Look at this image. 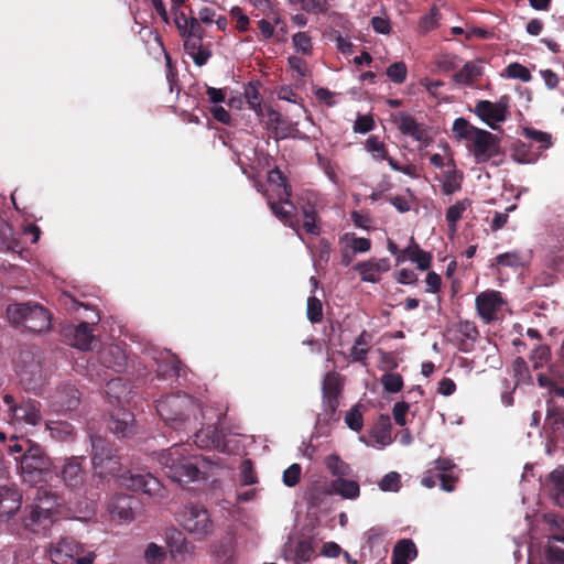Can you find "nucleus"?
<instances>
[{
    "label": "nucleus",
    "mask_w": 564,
    "mask_h": 564,
    "mask_svg": "<svg viewBox=\"0 0 564 564\" xmlns=\"http://www.w3.org/2000/svg\"><path fill=\"white\" fill-rule=\"evenodd\" d=\"M91 464L95 474L102 479L109 477L118 478L121 486L132 491H141L149 496H159L162 485L151 474L122 471V465L118 449L112 442L100 436L90 435Z\"/></svg>",
    "instance_id": "f257e3e1"
},
{
    "label": "nucleus",
    "mask_w": 564,
    "mask_h": 564,
    "mask_svg": "<svg viewBox=\"0 0 564 564\" xmlns=\"http://www.w3.org/2000/svg\"><path fill=\"white\" fill-rule=\"evenodd\" d=\"M156 412L161 420L176 432H189L204 424L205 412L192 395L176 392L156 401Z\"/></svg>",
    "instance_id": "f03ea898"
},
{
    "label": "nucleus",
    "mask_w": 564,
    "mask_h": 564,
    "mask_svg": "<svg viewBox=\"0 0 564 564\" xmlns=\"http://www.w3.org/2000/svg\"><path fill=\"white\" fill-rule=\"evenodd\" d=\"M453 132L458 139L468 142L467 148L478 163L487 162L501 152L500 139L496 134L474 127L465 118L455 119Z\"/></svg>",
    "instance_id": "7ed1b4c3"
},
{
    "label": "nucleus",
    "mask_w": 564,
    "mask_h": 564,
    "mask_svg": "<svg viewBox=\"0 0 564 564\" xmlns=\"http://www.w3.org/2000/svg\"><path fill=\"white\" fill-rule=\"evenodd\" d=\"M189 444H174L159 454V463L164 474L175 482H191L198 478L199 468L196 455H187Z\"/></svg>",
    "instance_id": "20e7f679"
},
{
    "label": "nucleus",
    "mask_w": 564,
    "mask_h": 564,
    "mask_svg": "<svg viewBox=\"0 0 564 564\" xmlns=\"http://www.w3.org/2000/svg\"><path fill=\"white\" fill-rule=\"evenodd\" d=\"M11 324L31 333H43L51 328L52 316L48 310L35 302L13 303L7 307Z\"/></svg>",
    "instance_id": "39448f33"
},
{
    "label": "nucleus",
    "mask_w": 564,
    "mask_h": 564,
    "mask_svg": "<svg viewBox=\"0 0 564 564\" xmlns=\"http://www.w3.org/2000/svg\"><path fill=\"white\" fill-rule=\"evenodd\" d=\"M15 460L19 463L23 481L31 486L46 482L52 477L53 469H55L51 457L36 443L28 448L26 454L21 455Z\"/></svg>",
    "instance_id": "423d86ee"
},
{
    "label": "nucleus",
    "mask_w": 564,
    "mask_h": 564,
    "mask_svg": "<svg viewBox=\"0 0 564 564\" xmlns=\"http://www.w3.org/2000/svg\"><path fill=\"white\" fill-rule=\"evenodd\" d=\"M15 371L25 390L35 391L40 389L46 377L40 349L34 347L21 349L17 359Z\"/></svg>",
    "instance_id": "0eeeda50"
},
{
    "label": "nucleus",
    "mask_w": 564,
    "mask_h": 564,
    "mask_svg": "<svg viewBox=\"0 0 564 564\" xmlns=\"http://www.w3.org/2000/svg\"><path fill=\"white\" fill-rule=\"evenodd\" d=\"M63 304L69 311H78L80 307H84L86 311L91 312L93 316H87L90 319V323L80 322L77 326L66 329V336H70L69 345L80 350L91 349V344L95 340L91 325H95L100 321L99 314L96 311L90 310L87 304L77 301L68 294L64 295Z\"/></svg>",
    "instance_id": "6e6552de"
},
{
    "label": "nucleus",
    "mask_w": 564,
    "mask_h": 564,
    "mask_svg": "<svg viewBox=\"0 0 564 564\" xmlns=\"http://www.w3.org/2000/svg\"><path fill=\"white\" fill-rule=\"evenodd\" d=\"M50 558L54 564H94L96 554L87 551L84 544L65 536L50 546Z\"/></svg>",
    "instance_id": "1a4fd4ad"
},
{
    "label": "nucleus",
    "mask_w": 564,
    "mask_h": 564,
    "mask_svg": "<svg viewBox=\"0 0 564 564\" xmlns=\"http://www.w3.org/2000/svg\"><path fill=\"white\" fill-rule=\"evenodd\" d=\"M177 521L197 541L206 539L214 531V522L208 510L199 505L186 506L178 514Z\"/></svg>",
    "instance_id": "9d476101"
},
{
    "label": "nucleus",
    "mask_w": 564,
    "mask_h": 564,
    "mask_svg": "<svg viewBox=\"0 0 564 564\" xmlns=\"http://www.w3.org/2000/svg\"><path fill=\"white\" fill-rule=\"evenodd\" d=\"M8 406V419L11 424H26L36 426L42 422L41 403L31 398H22L17 401L12 394L2 398Z\"/></svg>",
    "instance_id": "9b49d317"
},
{
    "label": "nucleus",
    "mask_w": 564,
    "mask_h": 564,
    "mask_svg": "<svg viewBox=\"0 0 564 564\" xmlns=\"http://www.w3.org/2000/svg\"><path fill=\"white\" fill-rule=\"evenodd\" d=\"M292 188L276 193V200L267 195V203L272 214L284 225L292 228L299 236L301 230V220L297 218V207L291 200Z\"/></svg>",
    "instance_id": "f8f14e48"
},
{
    "label": "nucleus",
    "mask_w": 564,
    "mask_h": 564,
    "mask_svg": "<svg viewBox=\"0 0 564 564\" xmlns=\"http://www.w3.org/2000/svg\"><path fill=\"white\" fill-rule=\"evenodd\" d=\"M455 468V464L452 459L441 457L433 462V467L429 468L421 479V484L426 488H433L440 482L441 488L447 492L454 490L457 482L452 471Z\"/></svg>",
    "instance_id": "ddd939ff"
},
{
    "label": "nucleus",
    "mask_w": 564,
    "mask_h": 564,
    "mask_svg": "<svg viewBox=\"0 0 564 564\" xmlns=\"http://www.w3.org/2000/svg\"><path fill=\"white\" fill-rule=\"evenodd\" d=\"M344 389V378L336 371H329L325 375L322 383L323 411L327 420H338L337 409L339 406V395Z\"/></svg>",
    "instance_id": "4468645a"
},
{
    "label": "nucleus",
    "mask_w": 564,
    "mask_h": 564,
    "mask_svg": "<svg viewBox=\"0 0 564 564\" xmlns=\"http://www.w3.org/2000/svg\"><path fill=\"white\" fill-rule=\"evenodd\" d=\"M85 456H70L64 459L59 470L55 474L61 477L64 485L70 490H79L86 482L87 471L84 467Z\"/></svg>",
    "instance_id": "2eb2a0df"
},
{
    "label": "nucleus",
    "mask_w": 564,
    "mask_h": 564,
    "mask_svg": "<svg viewBox=\"0 0 564 564\" xmlns=\"http://www.w3.org/2000/svg\"><path fill=\"white\" fill-rule=\"evenodd\" d=\"M509 98L501 97L497 102L489 100H479L475 106V113L491 129L497 130V122H503L507 119Z\"/></svg>",
    "instance_id": "dca6fc26"
},
{
    "label": "nucleus",
    "mask_w": 564,
    "mask_h": 564,
    "mask_svg": "<svg viewBox=\"0 0 564 564\" xmlns=\"http://www.w3.org/2000/svg\"><path fill=\"white\" fill-rule=\"evenodd\" d=\"M223 414L217 413V422L212 425H207L206 429H200L194 433V443L198 448H215L219 452H226L227 445L225 442V435L219 429Z\"/></svg>",
    "instance_id": "f3484780"
},
{
    "label": "nucleus",
    "mask_w": 564,
    "mask_h": 564,
    "mask_svg": "<svg viewBox=\"0 0 564 564\" xmlns=\"http://www.w3.org/2000/svg\"><path fill=\"white\" fill-rule=\"evenodd\" d=\"M505 301L499 291L487 290L476 296L475 305L479 317L485 323L497 318V313L502 308Z\"/></svg>",
    "instance_id": "a211bd4d"
},
{
    "label": "nucleus",
    "mask_w": 564,
    "mask_h": 564,
    "mask_svg": "<svg viewBox=\"0 0 564 564\" xmlns=\"http://www.w3.org/2000/svg\"><path fill=\"white\" fill-rule=\"evenodd\" d=\"M22 523L25 530L35 534H45L54 523L48 513H43L32 505L26 506L22 512Z\"/></svg>",
    "instance_id": "6ab92c4d"
},
{
    "label": "nucleus",
    "mask_w": 564,
    "mask_h": 564,
    "mask_svg": "<svg viewBox=\"0 0 564 564\" xmlns=\"http://www.w3.org/2000/svg\"><path fill=\"white\" fill-rule=\"evenodd\" d=\"M392 121L402 134L420 142L426 141L427 131L424 123L417 122L410 113L400 111L392 116Z\"/></svg>",
    "instance_id": "aec40b11"
},
{
    "label": "nucleus",
    "mask_w": 564,
    "mask_h": 564,
    "mask_svg": "<svg viewBox=\"0 0 564 564\" xmlns=\"http://www.w3.org/2000/svg\"><path fill=\"white\" fill-rule=\"evenodd\" d=\"M80 403L79 391L70 384L58 388L52 395V408L56 412H68L77 409Z\"/></svg>",
    "instance_id": "412c9836"
},
{
    "label": "nucleus",
    "mask_w": 564,
    "mask_h": 564,
    "mask_svg": "<svg viewBox=\"0 0 564 564\" xmlns=\"http://www.w3.org/2000/svg\"><path fill=\"white\" fill-rule=\"evenodd\" d=\"M133 413L126 409L119 408L110 414L107 426L109 431L118 437H128L133 433Z\"/></svg>",
    "instance_id": "4be33fe9"
},
{
    "label": "nucleus",
    "mask_w": 564,
    "mask_h": 564,
    "mask_svg": "<svg viewBox=\"0 0 564 564\" xmlns=\"http://www.w3.org/2000/svg\"><path fill=\"white\" fill-rule=\"evenodd\" d=\"M182 37L185 53L192 57L196 66H204L213 55L210 45H204L202 36L185 35Z\"/></svg>",
    "instance_id": "5701e85b"
},
{
    "label": "nucleus",
    "mask_w": 564,
    "mask_h": 564,
    "mask_svg": "<svg viewBox=\"0 0 564 564\" xmlns=\"http://www.w3.org/2000/svg\"><path fill=\"white\" fill-rule=\"evenodd\" d=\"M135 503L137 501L133 497L118 494L110 499L108 510L113 519L131 521L133 519V508Z\"/></svg>",
    "instance_id": "b1692460"
},
{
    "label": "nucleus",
    "mask_w": 564,
    "mask_h": 564,
    "mask_svg": "<svg viewBox=\"0 0 564 564\" xmlns=\"http://www.w3.org/2000/svg\"><path fill=\"white\" fill-rule=\"evenodd\" d=\"M61 503V497L47 487L40 486L35 489L32 506L36 507L43 513H48L51 519H54L55 509L59 507Z\"/></svg>",
    "instance_id": "393cba45"
},
{
    "label": "nucleus",
    "mask_w": 564,
    "mask_h": 564,
    "mask_svg": "<svg viewBox=\"0 0 564 564\" xmlns=\"http://www.w3.org/2000/svg\"><path fill=\"white\" fill-rule=\"evenodd\" d=\"M21 499L17 489L0 487V523L8 521L21 508Z\"/></svg>",
    "instance_id": "a878e982"
},
{
    "label": "nucleus",
    "mask_w": 564,
    "mask_h": 564,
    "mask_svg": "<svg viewBox=\"0 0 564 564\" xmlns=\"http://www.w3.org/2000/svg\"><path fill=\"white\" fill-rule=\"evenodd\" d=\"M100 364L116 372H122L127 367V355L118 345L104 347L99 351Z\"/></svg>",
    "instance_id": "bb28decb"
},
{
    "label": "nucleus",
    "mask_w": 564,
    "mask_h": 564,
    "mask_svg": "<svg viewBox=\"0 0 564 564\" xmlns=\"http://www.w3.org/2000/svg\"><path fill=\"white\" fill-rule=\"evenodd\" d=\"M354 269L359 273L362 281L375 283L379 280V274L389 271L390 261L381 258L376 261L358 262Z\"/></svg>",
    "instance_id": "cd10ccee"
},
{
    "label": "nucleus",
    "mask_w": 564,
    "mask_h": 564,
    "mask_svg": "<svg viewBox=\"0 0 564 564\" xmlns=\"http://www.w3.org/2000/svg\"><path fill=\"white\" fill-rule=\"evenodd\" d=\"M447 167L442 177V192L444 195H453L462 189L464 174L456 167L453 159L447 161Z\"/></svg>",
    "instance_id": "c85d7f7f"
},
{
    "label": "nucleus",
    "mask_w": 564,
    "mask_h": 564,
    "mask_svg": "<svg viewBox=\"0 0 564 564\" xmlns=\"http://www.w3.org/2000/svg\"><path fill=\"white\" fill-rule=\"evenodd\" d=\"M300 213L303 217L301 221V229L306 234L318 236L321 234V226L317 224V210L311 203L300 205Z\"/></svg>",
    "instance_id": "c756f323"
},
{
    "label": "nucleus",
    "mask_w": 564,
    "mask_h": 564,
    "mask_svg": "<svg viewBox=\"0 0 564 564\" xmlns=\"http://www.w3.org/2000/svg\"><path fill=\"white\" fill-rule=\"evenodd\" d=\"M550 494L556 505L564 507V466H558L549 475Z\"/></svg>",
    "instance_id": "7c9ffc66"
},
{
    "label": "nucleus",
    "mask_w": 564,
    "mask_h": 564,
    "mask_svg": "<svg viewBox=\"0 0 564 564\" xmlns=\"http://www.w3.org/2000/svg\"><path fill=\"white\" fill-rule=\"evenodd\" d=\"M182 369L183 364L180 358L170 351H166L165 357L158 364L159 375L163 378H177L182 375Z\"/></svg>",
    "instance_id": "2f4dec72"
},
{
    "label": "nucleus",
    "mask_w": 564,
    "mask_h": 564,
    "mask_svg": "<svg viewBox=\"0 0 564 564\" xmlns=\"http://www.w3.org/2000/svg\"><path fill=\"white\" fill-rule=\"evenodd\" d=\"M45 425L50 436L57 442H68L74 438V426L66 421H47Z\"/></svg>",
    "instance_id": "473e14b6"
},
{
    "label": "nucleus",
    "mask_w": 564,
    "mask_h": 564,
    "mask_svg": "<svg viewBox=\"0 0 564 564\" xmlns=\"http://www.w3.org/2000/svg\"><path fill=\"white\" fill-rule=\"evenodd\" d=\"M332 491L340 495L345 499H356L360 495V487L357 481L343 478H336L330 482Z\"/></svg>",
    "instance_id": "72a5a7b5"
},
{
    "label": "nucleus",
    "mask_w": 564,
    "mask_h": 564,
    "mask_svg": "<svg viewBox=\"0 0 564 564\" xmlns=\"http://www.w3.org/2000/svg\"><path fill=\"white\" fill-rule=\"evenodd\" d=\"M169 546L172 557L175 561H184L187 555L193 553V544L188 542L181 532H177V536H171L169 539Z\"/></svg>",
    "instance_id": "f704fd0d"
},
{
    "label": "nucleus",
    "mask_w": 564,
    "mask_h": 564,
    "mask_svg": "<svg viewBox=\"0 0 564 564\" xmlns=\"http://www.w3.org/2000/svg\"><path fill=\"white\" fill-rule=\"evenodd\" d=\"M471 206V200L464 198L457 200L454 205L449 206L446 210L445 219L448 229L452 234L457 230V223L462 219L464 212Z\"/></svg>",
    "instance_id": "c9c22d12"
},
{
    "label": "nucleus",
    "mask_w": 564,
    "mask_h": 564,
    "mask_svg": "<svg viewBox=\"0 0 564 564\" xmlns=\"http://www.w3.org/2000/svg\"><path fill=\"white\" fill-rule=\"evenodd\" d=\"M481 76V67L475 62H467L462 69L453 75V80L459 85H471L475 79Z\"/></svg>",
    "instance_id": "e433bc0d"
},
{
    "label": "nucleus",
    "mask_w": 564,
    "mask_h": 564,
    "mask_svg": "<svg viewBox=\"0 0 564 564\" xmlns=\"http://www.w3.org/2000/svg\"><path fill=\"white\" fill-rule=\"evenodd\" d=\"M511 156L520 164L533 163L538 159V154L531 150V145L521 140L513 142Z\"/></svg>",
    "instance_id": "4c0bfd02"
},
{
    "label": "nucleus",
    "mask_w": 564,
    "mask_h": 564,
    "mask_svg": "<svg viewBox=\"0 0 564 564\" xmlns=\"http://www.w3.org/2000/svg\"><path fill=\"white\" fill-rule=\"evenodd\" d=\"M545 422L552 431L558 436H562L564 441V410L554 405L549 406Z\"/></svg>",
    "instance_id": "58836bf2"
},
{
    "label": "nucleus",
    "mask_w": 564,
    "mask_h": 564,
    "mask_svg": "<svg viewBox=\"0 0 564 564\" xmlns=\"http://www.w3.org/2000/svg\"><path fill=\"white\" fill-rule=\"evenodd\" d=\"M19 240L14 237L12 227L0 218V251L15 250Z\"/></svg>",
    "instance_id": "ea45409f"
},
{
    "label": "nucleus",
    "mask_w": 564,
    "mask_h": 564,
    "mask_svg": "<svg viewBox=\"0 0 564 564\" xmlns=\"http://www.w3.org/2000/svg\"><path fill=\"white\" fill-rule=\"evenodd\" d=\"M391 419L388 414L379 415L375 424V434L377 442L387 444L391 442Z\"/></svg>",
    "instance_id": "a19ab883"
},
{
    "label": "nucleus",
    "mask_w": 564,
    "mask_h": 564,
    "mask_svg": "<svg viewBox=\"0 0 564 564\" xmlns=\"http://www.w3.org/2000/svg\"><path fill=\"white\" fill-rule=\"evenodd\" d=\"M325 465L330 474L336 478L349 476L351 473L350 466L336 454L327 456L325 459Z\"/></svg>",
    "instance_id": "79ce46f5"
},
{
    "label": "nucleus",
    "mask_w": 564,
    "mask_h": 564,
    "mask_svg": "<svg viewBox=\"0 0 564 564\" xmlns=\"http://www.w3.org/2000/svg\"><path fill=\"white\" fill-rule=\"evenodd\" d=\"M346 242V247L349 248L352 253H364L371 249V241L368 238L357 237L355 234H345L341 238Z\"/></svg>",
    "instance_id": "37998d69"
},
{
    "label": "nucleus",
    "mask_w": 564,
    "mask_h": 564,
    "mask_svg": "<svg viewBox=\"0 0 564 564\" xmlns=\"http://www.w3.org/2000/svg\"><path fill=\"white\" fill-rule=\"evenodd\" d=\"M393 553L402 560L404 558L405 561L410 562L416 558L417 549L412 540L402 539L395 544Z\"/></svg>",
    "instance_id": "c03bdc74"
},
{
    "label": "nucleus",
    "mask_w": 564,
    "mask_h": 564,
    "mask_svg": "<svg viewBox=\"0 0 564 564\" xmlns=\"http://www.w3.org/2000/svg\"><path fill=\"white\" fill-rule=\"evenodd\" d=\"M239 481L242 486H251L258 482L257 473L250 459H243L239 466Z\"/></svg>",
    "instance_id": "a18cd8bd"
},
{
    "label": "nucleus",
    "mask_w": 564,
    "mask_h": 564,
    "mask_svg": "<svg viewBox=\"0 0 564 564\" xmlns=\"http://www.w3.org/2000/svg\"><path fill=\"white\" fill-rule=\"evenodd\" d=\"M381 384L389 393L400 392L403 388V378L397 372H387L381 377Z\"/></svg>",
    "instance_id": "49530a36"
},
{
    "label": "nucleus",
    "mask_w": 564,
    "mask_h": 564,
    "mask_svg": "<svg viewBox=\"0 0 564 564\" xmlns=\"http://www.w3.org/2000/svg\"><path fill=\"white\" fill-rule=\"evenodd\" d=\"M523 135L531 141L540 144V149L545 150L552 145V135L547 132L536 130L534 128H524Z\"/></svg>",
    "instance_id": "de8ad7c7"
},
{
    "label": "nucleus",
    "mask_w": 564,
    "mask_h": 564,
    "mask_svg": "<svg viewBox=\"0 0 564 564\" xmlns=\"http://www.w3.org/2000/svg\"><path fill=\"white\" fill-rule=\"evenodd\" d=\"M306 316L312 324L321 323L323 319V305L316 296L307 299Z\"/></svg>",
    "instance_id": "09e8293b"
},
{
    "label": "nucleus",
    "mask_w": 564,
    "mask_h": 564,
    "mask_svg": "<svg viewBox=\"0 0 564 564\" xmlns=\"http://www.w3.org/2000/svg\"><path fill=\"white\" fill-rule=\"evenodd\" d=\"M366 149L378 160H384L389 155L386 144L377 135L367 139Z\"/></svg>",
    "instance_id": "8fccbe9b"
},
{
    "label": "nucleus",
    "mask_w": 564,
    "mask_h": 564,
    "mask_svg": "<svg viewBox=\"0 0 564 564\" xmlns=\"http://www.w3.org/2000/svg\"><path fill=\"white\" fill-rule=\"evenodd\" d=\"M386 75L395 84H403L406 80L408 67L404 62L392 63L386 70Z\"/></svg>",
    "instance_id": "3c124183"
},
{
    "label": "nucleus",
    "mask_w": 564,
    "mask_h": 564,
    "mask_svg": "<svg viewBox=\"0 0 564 564\" xmlns=\"http://www.w3.org/2000/svg\"><path fill=\"white\" fill-rule=\"evenodd\" d=\"M166 553L162 546L155 543H149L144 551V560L148 564H162Z\"/></svg>",
    "instance_id": "603ef678"
},
{
    "label": "nucleus",
    "mask_w": 564,
    "mask_h": 564,
    "mask_svg": "<svg viewBox=\"0 0 564 564\" xmlns=\"http://www.w3.org/2000/svg\"><path fill=\"white\" fill-rule=\"evenodd\" d=\"M295 50L304 55H310L313 50L312 39L307 32H297L292 36Z\"/></svg>",
    "instance_id": "864d4df0"
},
{
    "label": "nucleus",
    "mask_w": 564,
    "mask_h": 564,
    "mask_svg": "<svg viewBox=\"0 0 564 564\" xmlns=\"http://www.w3.org/2000/svg\"><path fill=\"white\" fill-rule=\"evenodd\" d=\"M498 265L519 268L523 265L522 256L518 251L500 253L495 258Z\"/></svg>",
    "instance_id": "5fc2aeb1"
},
{
    "label": "nucleus",
    "mask_w": 564,
    "mask_h": 564,
    "mask_svg": "<svg viewBox=\"0 0 564 564\" xmlns=\"http://www.w3.org/2000/svg\"><path fill=\"white\" fill-rule=\"evenodd\" d=\"M506 74L509 78H517L523 83H528L532 78L530 70L519 63L509 64L506 68Z\"/></svg>",
    "instance_id": "6e6d98bb"
},
{
    "label": "nucleus",
    "mask_w": 564,
    "mask_h": 564,
    "mask_svg": "<svg viewBox=\"0 0 564 564\" xmlns=\"http://www.w3.org/2000/svg\"><path fill=\"white\" fill-rule=\"evenodd\" d=\"M302 475V467L300 464H292L283 471V484L286 487H294L296 486L301 480Z\"/></svg>",
    "instance_id": "4d7b16f0"
},
{
    "label": "nucleus",
    "mask_w": 564,
    "mask_h": 564,
    "mask_svg": "<svg viewBox=\"0 0 564 564\" xmlns=\"http://www.w3.org/2000/svg\"><path fill=\"white\" fill-rule=\"evenodd\" d=\"M382 491H398L401 487V476L397 471H390L379 482Z\"/></svg>",
    "instance_id": "13d9d810"
},
{
    "label": "nucleus",
    "mask_w": 564,
    "mask_h": 564,
    "mask_svg": "<svg viewBox=\"0 0 564 564\" xmlns=\"http://www.w3.org/2000/svg\"><path fill=\"white\" fill-rule=\"evenodd\" d=\"M414 252L411 254V261L415 262L417 269L421 271H425L431 267L432 263V254L426 252L420 248V246L414 247Z\"/></svg>",
    "instance_id": "bf43d9fd"
},
{
    "label": "nucleus",
    "mask_w": 564,
    "mask_h": 564,
    "mask_svg": "<svg viewBox=\"0 0 564 564\" xmlns=\"http://www.w3.org/2000/svg\"><path fill=\"white\" fill-rule=\"evenodd\" d=\"M35 443L25 437H18L12 435L10 438V444L8 445V452L10 454L22 453L26 454V451L30 446H33Z\"/></svg>",
    "instance_id": "052dcab7"
},
{
    "label": "nucleus",
    "mask_w": 564,
    "mask_h": 564,
    "mask_svg": "<svg viewBox=\"0 0 564 564\" xmlns=\"http://www.w3.org/2000/svg\"><path fill=\"white\" fill-rule=\"evenodd\" d=\"M345 422L349 429L355 432L361 431L364 426L362 414L358 409V405L352 406L345 416Z\"/></svg>",
    "instance_id": "680f3d73"
},
{
    "label": "nucleus",
    "mask_w": 564,
    "mask_h": 564,
    "mask_svg": "<svg viewBox=\"0 0 564 564\" xmlns=\"http://www.w3.org/2000/svg\"><path fill=\"white\" fill-rule=\"evenodd\" d=\"M314 554V547L311 541L301 540L295 546V558L299 562H308Z\"/></svg>",
    "instance_id": "e2e57ef3"
},
{
    "label": "nucleus",
    "mask_w": 564,
    "mask_h": 564,
    "mask_svg": "<svg viewBox=\"0 0 564 564\" xmlns=\"http://www.w3.org/2000/svg\"><path fill=\"white\" fill-rule=\"evenodd\" d=\"M457 333L460 337L469 340H477L479 332L474 322L460 321L457 325Z\"/></svg>",
    "instance_id": "0e129e2a"
},
{
    "label": "nucleus",
    "mask_w": 564,
    "mask_h": 564,
    "mask_svg": "<svg viewBox=\"0 0 564 564\" xmlns=\"http://www.w3.org/2000/svg\"><path fill=\"white\" fill-rule=\"evenodd\" d=\"M126 391V387L122 383L121 378L111 379L106 384V394L110 399H115L117 403H120L121 394Z\"/></svg>",
    "instance_id": "69168bd1"
},
{
    "label": "nucleus",
    "mask_w": 564,
    "mask_h": 564,
    "mask_svg": "<svg viewBox=\"0 0 564 564\" xmlns=\"http://www.w3.org/2000/svg\"><path fill=\"white\" fill-rule=\"evenodd\" d=\"M538 382L540 387L547 388L550 390V393L564 398V387L558 386L551 377L547 375L540 373L538 376Z\"/></svg>",
    "instance_id": "338daca9"
},
{
    "label": "nucleus",
    "mask_w": 564,
    "mask_h": 564,
    "mask_svg": "<svg viewBox=\"0 0 564 564\" xmlns=\"http://www.w3.org/2000/svg\"><path fill=\"white\" fill-rule=\"evenodd\" d=\"M245 97L250 109L254 110L256 112H261V96L256 86L251 84L248 85V87L245 90Z\"/></svg>",
    "instance_id": "774afa93"
}]
</instances>
